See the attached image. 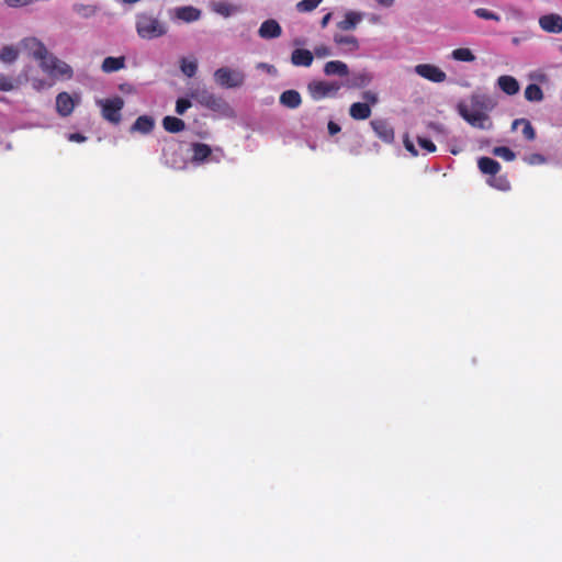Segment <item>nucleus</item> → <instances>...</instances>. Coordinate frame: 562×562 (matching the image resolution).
I'll return each instance as SVG.
<instances>
[{"mask_svg":"<svg viewBox=\"0 0 562 562\" xmlns=\"http://www.w3.org/2000/svg\"><path fill=\"white\" fill-rule=\"evenodd\" d=\"M494 106L492 100L483 94H473L471 97V106L465 103H459L458 113L470 125L480 130H488L492 122L485 111Z\"/></svg>","mask_w":562,"mask_h":562,"instance_id":"1","label":"nucleus"},{"mask_svg":"<svg viewBox=\"0 0 562 562\" xmlns=\"http://www.w3.org/2000/svg\"><path fill=\"white\" fill-rule=\"evenodd\" d=\"M189 95L203 108L218 114L228 115L232 112V108L222 97L214 94L205 87H196L192 89Z\"/></svg>","mask_w":562,"mask_h":562,"instance_id":"2","label":"nucleus"},{"mask_svg":"<svg viewBox=\"0 0 562 562\" xmlns=\"http://www.w3.org/2000/svg\"><path fill=\"white\" fill-rule=\"evenodd\" d=\"M137 34L145 40H153L166 34V26L149 14L140 13L136 18Z\"/></svg>","mask_w":562,"mask_h":562,"instance_id":"3","label":"nucleus"},{"mask_svg":"<svg viewBox=\"0 0 562 562\" xmlns=\"http://www.w3.org/2000/svg\"><path fill=\"white\" fill-rule=\"evenodd\" d=\"M40 67L45 74L53 78L68 80L74 76L72 68L50 53L47 55L45 60L40 64Z\"/></svg>","mask_w":562,"mask_h":562,"instance_id":"4","label":"nucleus"},{"mask_svg":"<svg viewBox=\"0 0 562 562\" xmlns=\"http://www.w3.org/2000/svg\"><path fill=\"white\" fill-rule=\"evenodd\" d=\"M214 80L226 89L239 88L245 82V74L238 69L221 67L214 71Z\"/></svg>","mask_w":562,"mask_h":562,"instance_id":"5","label":"nucleus"},{"mask_svg":"<svg viewBox=\"0 0 562 562\" xmlns=\"http://www.w3.org/2000/svg\"><path fill=\"white\" fill-rule=\"evenodd\" d=\"M340 89V83L336 81L313 80L307 85V91L315 101L333 98Z\"/></svg>","mask_w":562,"mask_h":562,"instance_id":"6","label":"nucleus"},{"mask_svg":"<svg viewBox=\"0 0 562 562\" xmlns=\"http://www.w3.org/2000/svg\"><path fill=\"white\" fill-rule=\"evenodd\" d=\"M98 104L101 106V112L104 120L113 124H119L121 122V111L124 106V101L121 97L99 100Z\"/></svg>","mask_w":562,"mask_h":562,"instance_id":"7","label":"nucleus"},{"mask_svg":"<svg viewBox=\"0 0 562 562\" xmlns=\"http://www.w3.org/2000/svg\"><path fill=\"white\" fill-rule=\"evenodd\" d=\"M20 48L40 64L45 60L49 52L43 42L36 37H25L20 42Z\"/></svg>","mask_w":562,"mask_h":562,"instance_id":"8","label":"nucleus"},{"mask_svg":"<svg viewBox=\"0 0 562 562\" xmlns=\"http://www.w3.org/2000/svg\"><path fill=\"white\" fill-rule=\"evenodd\" d=\"M414 70L418 76L431 82L440 83L447 79L446 72L442 71L439 67L431 64L416 65Z\"/></svg>","mask_w":562,"mask_h":562,"instance_id":"9","label":"nucleus"},{"mask_svg":"<svg viewBox=\"0 0 562 562\" xmlns=\"http://www.w3.org/2000/svg\"><path fill=\"white\" fill-rule=\"evenodd\" d=\"M375 135L384 143L392 144L395 139L394 128L384 119H375L370 122Z\"/></svg>","mask_w":562,"mask_h":562,"instance_id":"10","label":"nucleus"},{"mask_svg":"<svg viewBox=\"0 0 562 562\" xmlns=\"http://www.w3.org/2000/svg\"><path fill=\"white\" fill-rule=\"evenodd\" d=\"M539 25L548 33L560 34L562 33V16L555 13L542 15L539 19Z\"/></svg>","mask_w":562,"mask_h":562,"instance_id":"11","label":"nucleus"},{"mask_svg":"<svg viewBox=\"0 0 562 562\" xmlns=\"http://www.w3.org/2000/svg\"><path fill=\"white\" fill-rule=\"evenodd\" d=\"M76 102L68 92H60L56 97V111L63 116H69L75 109Z\"/></svg>","mask_w":562,"mask_h":562,"instance_id":"12","label":"nucleus"},{"mask_svg":"<svg viewBox=\"0 0 562 562\" xmlns=\"http://www.w3.org/2000/svg\"><path fill=\"white\" fill-rule=\"evenodd\" d=\"M281 34L282 29L274 19L263 21L258 30V35L263 40L278 38Z\"/></svg>","mask_w":562,"mask_h":562,"instance_id":"13","label":"nucleus"},{"mask_svg":"<svg viewBox=\"0 0 562 562\" xmlns=\"http://www.w3.org/2000/svg\"><path fill=\"white\" fill-rule=\"evenodd\" d=\"M313 60V53L308 49L296 48L291 54V63L296 67H310Z\"/></svg>","mask_w":562,"mask_h":562,"instance_id":"14","label":"nucleus"},{"mask_svg":"<svg viewBox=\"0 0 562 562\" xmlns=\"http://www.w3.org/2000/svg\"><path fill=\"white\" fill-rule=\"evenodd\" d=\"M498 88L507 95H514L519 92L520 86L517 79L509 75H503L497 79Z\"/></svg>","mask_w":562,"mask_h":562,"instance_id":"15","label":"nucleus"},{"mask_svg":"<svg viewBox=\"0 0 562 562\" xmlns=\"http://www.w3.org/2000/svg\"><path fill=\"white\" fill-rule=\"evenodd\" d=\"M279 102L288 109H297L302 104V97L294 89L285 90L280 94Z\"/></svg>","mask_w":562,"mask_h":562,"instance_id":"16","label":"nucleus"},{"mask_svg":"<svg viewBox=\"0 0 562 562\" xmlns=\"http://www.w3.org/2000/svg\"><path fill=\"white\" fill-rule=\"evenodd\" d=\"M192 149V162L194 164H203L212 155V148L204 143H193L191 145Z\"/></svg>","mask_w":562,"mask_h":562,"instance_id":"17","label":"nucleus"},{"mask_svg":"<svg viewBox=\"0 0 562 562\" xmlns=\"http://www.w3.org/2000/svg\"><path fill=\"white\" fill-rule=\"evenodd\" d=\"M324 74L326 76L346 77L349 74V68L346 63L340 60L327 61L324 66Z\"/></svg>","mask_w":562,"mask_h":562,"instance_id":"18","label":"nucleus"},{"mask_svg":"<svg viewBox=\"0 0 562 562\" xmlns=\"http://www.w3.org/2000/svg\"><path fill=\"white\" fill-rule=\"evenodd\" d=\"M349 115L357 121H363L371 116V108L367 102H355L349 108Z\"/></svg>","mask_w":562,"mask_h":562,"instance_id":"19","label":"nucleus"},{"mask_svg":"<svg viewBox=\"0 0 562 562\" xmlns=\"http://www.w3.org/2000/svg\"><path fill=\"white\" fill-rule=\"evenodd\" d=\"M479 170L488 176H496L501 170V164L490 157H481L477 160Z\"/></svg>","mask_w":562,"mask_h":562,"instance_id":"20","label":"nucleus"},{"mask_svg":"<svg viewBox=\"0 0 562 562\" xmlns=\"http://www.w3.org/2000/svg\"><path fill=\"white\" fill-rule=\"evenodd\" d=\"M212 10L224 18H228L233 14L240 12L241 8L240 5L233 4L226 1H217L212 4Z\"/></svg>","mask_w":562,"mask_h":562,"instance_id":"21","label":"nucleus"},{"mask_svg":"<svg viewBox=\"0 0 562 562\" xmlns=\"http://www.w3.org/2000/svg\"><path fill=\"white\" fill-rule=\"evenodd\" d=\"M155 126V121L153 117L148 115H142L136 119L134 124L132 125L133 132H139L142 134H148L153 131Z\"/></svg>","mask_w":562,"mask_h":562,"instance_id":"22","label":"nucleus"},{"mask_svg":"<svg viewBox=\"0 0 562 562\" xmlns=\"http://www.w3.org/2000/svg\"><path fill=\"white\" fill-rule=\"evenodd\" d=\"M124 66H125V57L124 56H120V57H111L110 56V57L104 58L101 69L104 72L110 74V72L119 71L120 69L124 68Z\"/></svg>","mask_w":562,"mask_h":562,"instance_id":"23","label":"nucleus"},{"mask_svg":"<svg viewBox=\"0 0 562 562\" xmlns=\"http://www.w3.org/2000/svg\"><path fill=\"white\" fill-rule=\"evenodd\" d=\"M162 127L169 133H179L186 128V123L179 117L168 115L162 120Z\"/></svg>","mask_w":562,"mask_h":562,"instance_id":"24","label":"nucleus"},{"mask_svg":"<svg viewBox=\"0 0 562 562\" xmlns=\"http://www.w3.org/2000/svg\"><path fill=\"white\" fill-rule=\"evenodd\" d=\"M522 125V136L526 140H533L536 138V131L531 123L527 119H516L513 124L512 128L516 130L518 126Z\"/></svg>","mask_w":562,"mask_h":562,"instance_id":"25","label":"nucleus"},{"mask_svg":"<svg viewBox=\"0 0 562 562\" xmlns=\"http://www.w3.org/2000/svg\"><path fill=\"white\" fill-rule=\"evenodd\" d=\"M361 18L360 13L349 11L345 14V19L338 22L337 26L342 31L353 30L361 21Z\"/></svg>","mask_w":562,"mask_h":562,"instance_id":"26","label":"nucleus"},{"mask_svg":"<svg viewBox=\"0 0 562 562\" xmlns=\"http://www.w3.org/2000/svg\"><path fill=\"white\" fill-rule=\"evenodd\" d=\"M334 42L339 46H345L349 52H355L359 48L358 40L353 35L335 34Z\"/></svg>","mask_w":562,"mask_h":562,"instance_id":"27","label":"nucleus"},{"mask_svg":"<svg viewBox=\"0 0 562 562\" xmlns=\"http://www.w3.org/2000/svg\"><path fill=\"white\" fill-rule=\"evenodd\" d=\"M200 10L193 7H181L177 10V18L186 22H193L200 19Z\"/></svg>","mask_w":562,"mask_h":562,"instance_id":"28","label":"nucleus"},{"mask_svg":"<svg viewBox=\"0 0 562 562\" xmlns=\"http://www.w3.org/2000/svg\"><path fill=\"white\" fill-rule=\"evenodd\" d=\"M543 91L540 86L530 83L525 89V98L530 102H540L543 100Z\"/></svg>","mask_w":562,"mask_h":562,"instance_id":"29","label":"nucleus"},{"mask_svg":"<svg viewBox=\"0 0 562 562\" xmlns=\"http://www.w3.org/2000/svg\"><path fill=\"white\" fill-rule=\"evenodd\" d=\"M371 80H372V76L367 71H362V72L353 75V77L350 80L349 87L350 88H364L371 82Z\"/></svg>","mask_w":562,"mask_h":562,"instance_id":"30","label":"nucleus"},{"mask_svg":"<svg viewBox=\"0 0 562 562\" xmlns=\"http://www.w3.org/2000/svg\"><path fill=\"white\" fill-rule=\"evenodd\" d=\"M19 49L12 45L3 46L0 50V60L5 64H11L18 59Z\"/></svg>","mask_w":562,"mask_h":562,"instance_id":"31","label":"nucleus"},{"mask_svg":"<svg viewBox=\"0 0 562 562\" xmlns=\"http://www.w3.org/2000/svg\"><path fill=\"white\" fill-rule=\"evenodd\" d=\"M487 182L491 187L501 191H507L510 189V182L506 176H492Z\"/></svg>","mask_w":562,"mask_h":562,"instance_id":"32","label":"nucleus"},{"mask_svg":"<svg viewBox=\"0 0 562 562\" xmlns=\"http://www.w3.org/2000/svg\"><path fill=\"white\" fill-rule=\"evenodd\" d=\"M493 155L503 158L506 161H513L516 158L515 153L506 146H497L492 150Z\"/></svg>","mask_w":562,"mask_h":562,"instance_id":"33","label":"nucleus"},{"mask_svg":"<svg viewBox=\"0 0 562 562\" xmlns=\"http://www.w3.org/2000/svg\"><path fill=\"white\" fill-rule=\"evenodd\" d=\"M452 58L459 61H473L475 56L469 48H457L452 52Z\"/></svg>","mask_w":562,"mask_h":562,"instance_id":"34","label":"nucleus"},{"mask_svg":"<svg viewBox=\"0 0 562 562\" xmlns=\"http://www.w3.org/2000/svg\"><path fill=\"white\" fill-rule=\"evenodd\" d=\"M72 10L82 18H90L95 13V8L90 4L76 3Z\"/></svg>","mask_w":562,"mask_h":562,"instance_id":"35","label":"nucleus"},{"mask_svg":"<svg viewBox=\"0 0 562 562\" xmlns=\"http://www.w3.org/2000/svg\"><path fill=\"white\" fill-rule=\"evenodd\" d=\"M198 64L195 60H188L183 58L181 60V71L189 78L193 77L196 74Z\"/></svg>","mask_w":562,"mask_h":562,"instance_id":"36","label":"nucleus"},{"mask_svg":"<svg viewBox=\"0 0 562 562\" xmlns=\"http://www.w3.org/2000/svg\"><path fill=\"white\" fill-rule=\"evenodd\" d=\"M323 0H301L296 4L299 12H311L316 9Z\"/></svg>","mask_w":562,"mask_h":562,"instance_id":"37","label":"nucleus"},{"mask_svg":"<svg viewBox=\"0 0 562 562\" xmlns=\"http://www.w3.org/2000/svg\"><path fill=\"white\" fill-rule=\"evenodd\" d=\"M474 14L484 20H494V21H501V16L485 8H479L474 11Z\"/></svg>","mask_w":562,"mask_h":562,"instance_id":"38","label":"nucleus"},{"mask_svg":"<svg viewBox=\"0 0 562 562\" xmlns=\"http://www.w3.org/2000/svg\"><path fill=\"white\" fill-rule=\"evenodd\" d=\"M418 145L428 153L436 151V145L426 137H417Z\"/></svg>","mask_w":562,"mask_h":562,"instance_id":"39","label":"nucleus"},{"mask_svg":"<svg viewBox=\"0 0 562 562\" xmlns=\"http://www.w3.org/2000/svg\"><path fill=\"white\" fill-rule=\"evenodd\" d=\"M190 106L191 102L188 99L180 98L176 103V112L182 115Z\"/></svg>","mask_w":562,"mask_h":562,"instance_id":"40","label":"nucleus"},{"mask_svg":"<svg viewBox=\"0 0 562 562\" xmlns=\"http://www.w3.org/2000/svg\"><path fill=\"white\" fill-rule=\"evenodd\" d=\"M14 89V85L11 78L0 76V91H11Z\"/></svg>","mask_w":562,"mask_h":562,"instance_id":"41","label":"nucleus"},{"mask_svg":"<svg viewBox=\"0 0 562 562\" xmlns=\"http://www.w3.org/2000/svg\"><path fill=\"white\" fill-rule=\"evenodd\" d=\"M314 54L316 55V57L318 58H325V57H328L331 55V50L328 46L326 45H319V46H316L315 49H314Z\"/></svg>","mask_w":562,"mask_h":562,"instance_id":"42","label":"nucleus"},{"mask_svg":"<svg viewBox=\"0 0 562 562\" xmlns=\"http://www.w3.org/2000/svg\"><path fill=\"white\" fill-rule=\"evenodd\" d=\"M526 160L529 165H540L546 161V158L540 154H532Z\"/></svg>","mask_w":562,"mask_h":562,"instance_id":"43","label":"nucleus"},{"mask_svg":"<svg viewBox=\"0 0 562 562\" xmlns=\"http://www.w3.org/2000/svg\"><path fill=\"white\" fill-rule=\"evenodd\" d=\"M362 98L370 104H375L379 101L378 94L373 91H364Z\"/></svg>","mask_w":562,"mask_h":562,"instance_id":"44","label":"nucleus"},{"mask_svg":"<svg viewBox=\"0 0 562 562\" xmlns=\"http://www.w3.org/2000/svg\"><path fill=\"white\" fill-rule=\"evenodd\" d=\"M69 142L83 143L87 137L80 133H71L67 136Z\"/></svg>","mask_w":562,"mask_h":562,"instance_id":"45","label":"nucleus"},{"mask_svg":"<svg viewBox=\"0 0 562 562\" xmlns=\"http://www.w3.org/2000/svg\"><path fill=\"white\" fill-rule=\"evenodd\" d=\"M5 3L11 8H19L26 5L29 3V0H4Z\"/></svg>","mask_w":562,"mask_h":562,"instance_id":"46","label":"nucleus"},{"mask_svg":"<svg viewBox=\"0 0 562 562\" xmlns=\"http://www.w3.org/2000/svg\"><path fill=\"white\" fill-rule=\"evenodd\" d=\"M404 146L406 150L409 151L413 156L418 155V151L416 150L414 144L408 139V137L404 139Z\"/></svg>","mask_w":562,"mask_h":562,"instance_id":"47","label":"nucleus"},{"mask_svg":"<svg viewBox=\"0 0 562 562\" xmlns=\"http://www.w3.org/2000/svg\"><path fill=\"white\" fill-rule=\"evenodd\" d=\"M327 128H328V133L330 135H336L341 130L340 126L337 123L333 122V121L328 122Z\"/></svg>","mask_w":562,"mask_h":562,"instance_id":"48","label":"nucleus"},{"mask_svg":"<svg viewBox=\"0 0 562 562\" xmlns=\"http://www.w3.org/2000/svg\"><path fill=\"white\" fill-rule=\"evenodd\" d=\"M331 19V13H327L323 16L322 21H321V26L324 29L328 25L329 21Z\"/></svg>","mask_w":562,"mask_h":562,"instance_id":"49","label":"nucleus"},{"mask_svg":"<svg viewBox=\"0 0 562 562\" xmlns=\"http://www.w3.org/2000/svg\"><path fill=\"white\" fill-rule=\"evenodd\" d=\"M382 7H392L395 0H375Z\"/></svg>","mask_w":562,"mask_h":562,"instance_id":"50","label":"nucleus"},{"mask_svg":"<svg viewBox=\"0 0 562 562\" xmlns=\"http://www.w3.org/2000/svg\"><path fill=\"white\" fill-rule=\"evenodd\" d=\"M370 20H371V22L376 23V22H379L380 18L376 15H373Z\"/></svg>","mask_w":562,"mask_h":562,"instance_id":"51","label":"nucleus"},{"mask_svg":"<svg viewBox=\"0 0 562 562\" xmlns=\"http://www.w3.org/2000/svg\"><path fill=\"white\" fill-rule=\"evenodd\" d=\"M43 83H44V82H43L42 80H41V81H38V82H37V88H38L40 86H43ZM34 86L36 87V85H35V83H34Z\"/></svg>","mask_w":562,"mask_h":562,"instance_id":"52","label":"nucleus"},{"mask_svg":"<svg viewBox=\"0 0 562 562\" xmlns=\"http://www.w3.org/2000/svg\"><path fill=\"white\" fill-rule=\"evenodd\" d=\"M561 52H562V46H561Z\"/></svg>","mask_w":562,"mask_h":562,"instance_id":"53","label":"nucleus"},{"mask_svg":"<svg viewBox=\"0 0 562 562\" xmlns=\"http://www.w3.org/2000/svg\"><path fill=\"white\" fill-rule=\"evenodd\" d=\"M0 100H2V98L0 97Z\"/></svg>","mask_w":562,"mask_h":562,"instance_id":"54","label":"nucleus"}]
</instances>
